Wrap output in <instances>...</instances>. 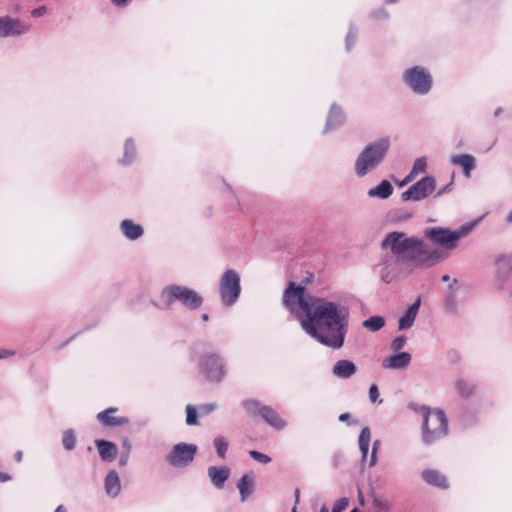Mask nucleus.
Here are the masks:
<instances>
[{
    "instance_id": "obj_32",
    "label": "nucleus",
    "mask_w": 512,
    "mask_h": 512,
    "mask_svg": "<svg viewBox=\"0 0 512 512\" xmlns=\"http://www.w3.org/2000/svg\"><path fill=\"white\" fill-rule=\"evenodd\" d=\"M76 433L73 429H66L62 433V445L67 451H72L76 447Z\"/></svg>"
},
{
    "instance_id": "obj_26",
    "label": "nucleus",
    "mask_w": 512,
    "mask_h": 512,
    "mask_svg": "<svg viewBox=\"0 0 512 512\" xmlns=\"http://www.w3.org/2000/svg\"><path fill=\"white\" fill-rule=\"evenodd\" d=\"M393 186L388 180H382L376 187L367 192L369 198L387 199L393 193Z\"/></svg>"
},
{
    "instance_id": "obj_45",
    "label": "nucleus",
    "mask_w": 512,
    "mask_h": 512,
    "mask_svg": "<svg viewBox=\"0 0 512 512\" xmlns=\"http://www.w3.org/2000/svg\"><path fill=\"white\" fill-rule=\"evenodd\" d=\"M370 17L372 19L378 20V19H387L388 13L384 8H379L377 10H374L371 12Z\"/></svg>"
},
{
    "instance_id": "obj_63",
    "label": "nucleus",
    "mask_w": 512,
    "mask_h": 512,
    "mask_svg": "<svg viewBox=\"0 0 512 512\" xmlns=\"http://www.w3.org/2000/svg\"><path fill=\"white\" fill-rule=\"evenodd\" d=\"M320 512H329V509L326 505H323L320 509Z\"/></svg>"
},
{
    "instance_id": "obj_31",
    "label": "nucleus",
    "mask_w": 512,
    "mask_h": 512,
    "mask_svg": "<svg viewBox=\"0 0 512 512\" xmlns=\"http://www.w3.org/2000/svg\"><path fill=\"white\" fill-rule=\"evenodd\" d=\"M362 325L371 332H377L385 326V319L382 316H371Z\"/></svg>"
},
{
    "instance_id": "obj_27",
    "label": "nucleus",
    "mask_w": 512,
    "mask_h": 512,
    "mask_svg": "<svg viewBox=\"0 0 512 512\" xmlns=\"http://www.w3.org/2000/svg\"><path fill=\"white\" fill-rule=\"evenodd\" d=\"M240 499L246 501L254 491V479L248 474L243 475L237 482Z\"/></svg>"
},
{
    "instance_id": "obj_30",
    "label": "nucleus",
    "mask_w": 512,
    "mask_h": 512,
    "mask_svg": "<svg viewBox=\"0 0 512 512\" xmlns=\"http://www.w3.org/2000/svg\"><path fill=\"white\" fill-rule=\"evenodd\" d=\"M136 158V147L132 139H127L124 144L123 157L119 160L122 165L131 164Z\"/></svg>"
},
{
    "instance_id": "obj_61",
    "label": "nucleus",
    "mask_w": 512,
    "mask_h": 512,
    "mask_svg": "<svg viewBox=\"0 0 512 512\" xmlns=\"http://www.w3.org/2000/svg\"><path fill=\"white\" fill-rule=\"evenodd\" d=\"M441 280H442L443 282H447V281H449V280H450V276H449V275H447V274H446V275H443V276H442V278H441Z\"/></svg>"
},
{
    "instance_id": "obj_10",
    "label": "nucleus",
    "mask_w": 512,
    "mask_h": 512,
    "mask_svg": "<svg viewBox=\"0 0 512 512\" xmlns=\"http://www.w3.org/2000/svg\"><path fill=\"white\" fill-rule=\"evenodd\" d=\"M242 406L245 411L252 416H260L268 425L276 430H282L287 423L270 406L264 405L257 400H244Z\"/></svg>"
},
{
    "instance_id": "obj_16",
    "label": "nucleus",
    "mask_w": 512,
    "mask_h": 512,
    "mask_svg": "<svg viewBox=\"0 0 512 512\" xmlns=\"http://www.w3.org/2000/svg\"><path fill=\"white\" fill-rule=\"evenodd\" d=\"M208 477L216 489H222L230 476V469L226 466H210L207 469Z\"/></svg>"
},
{
    "instance_id": "obj_11",
    "label": "nucleus",
    "mask_w": 512,
    "mask_h": 512,
    "mask_svg": "<svg viewBox=\"0 0 512 512\" xmlns=\"http://www.w3.org/2000/svg\"><path fill=\"white\" fill-rule=\"evenodd\" d=\"M197 446L189 443H177L166 455L165 460L169 465L175 468H186L195 459Z\"/></svg>"
},
{
    "instance_id": "obj_44",
    "label": "nucleus",
    "mask_w": 512,
    "mask_h": 512,
    "mask_svg": "<svg viewBox=\"0 0 512 512\" xmlns=\"http://www.w3.org/2000/svg\"><path fill=\"white\" fill-rule=\"evenodd\" d=\"M379 398V390L376 384H372L369 388V399L372 403L379 402L382 403V400H378Z\"/></svg>"
},
{
    "instance_id": "obj_59",
    "label": "nucleus",
    "mask_w": 512,
    "mask_h": 512,
    "mask_svg": "<svg viewBox=\"0 0 512 512\" xmlns=\"http://www.w3.org/2000/svg\"><path fill=\"white\" fill-rule=\"evenodd\" d=\"M505 220L507 223H512V210L508 213Z\"/></svg>"
},
{
    "instance_id": "obj_13",
    "label": "nucleus",
    "mask_w": 512,
    "mask_h": 512,
    "mask_svg": "<svg viewBox=\"0 0 512 512\" xmlns=\"http://www.w3.org/2000/svg\"><path fill=\"white\" fill-rule=\"evenodd\" d=\"M494 266V286L502 291L512 275V254H498Z\"/></svg>"
},
{
    "instance_id": "obj_36",
    "label": "nucleus",
    "mask_w": 512,
    "mask_h": 512,
    "mask_svg": "<svg viewBox=\"0 0 512 512\" xmlns=\"http://www.w3.org/2000/svg\"><path fill=\"white\" fill-rule=\"evenodd\" d=\"M357 39V29L354 26H350L345 39V48L349 52L355 45Z\"/></svg>"
},
{
    "instance_id": "obj_37",
    "label": "nucleus",
    "mask_w": 512,
    "mask_h": 512,
    "mask_svg": "<svg viewBox=\"0 0 512 512\" xmlns=\"http://www.w3.org/2000/svg\"><path fill=\"white\" fill-rule=\"evenodd\" d=\"M372 505L374 508H376L379 511L387 512L390 510V503L389 501L379 498L377 496H373L372 498Z\"/></svg>"
},
{
    "instance_id": "obj_56",
    "label": "nucleus",
    "mask_w": 512,
    "mask_h": 512,
    "mask_svg": "<svg viewBox=\"0 0 512 512\" xmlns=\"http://www.w3.org/2000/svg\"><path fill=\"white\" fill-rule=\"evenodd\" d=\"M294 496H295V505L299 503L300 501V490L299 488H296L295 491H294Z\"/></svg>"
},
{
    "instance_id": "obj_43",
    "label": "nucleus",
    "mask_w": 512,
    "mask_h": 512,
    "mask_svg": "<svg viewBox=\"0 0 512 512\" xmlns=\"http://www.w3.org/2000/svg\"><path fill=\"white\" fill-rule=\"evenodd\" d=\"M406 344V338L404 336H398L391 342V349L394 351H400Z\"/></svg>"
},
{
    "instance_id": "obj_2",
    "label": "nucleus",
    "mask_w": 512,
    "mask_h": 512,
    "mask_svg": "<svg viewBox=\"0 0 512 512\" xmlns=\"http://www.w3.org/2000/svg\"><path fill=\"white\" fill-rule=\"evenodd\" d=\"M382 250H390L376 265L381 280L384 283L392 282L398 275V266L401 262L409 263L417 269L431 268L444 259L447 254L430 247L418 237H408L406 233L392 231L381 241Z\"/></svg>"
},
{
    "instance_id": "obj_62",
    "label": "nucleus",
    "mask_w": 512,
    "mask_h": 512,
    "mask_svg": "<svg viewBox=\"0 0 512 512\" xmlns=\"http://www.w3.org/2000/svg\"><path fill=\"white\" fill-rule=\"evenodd\" d=\"M412 215L410 213L403 214V216H400L399 219H409Z\"/></svg>"
},
{
    "instance_id": "obj_19",
    "label": "nucleus",
    "mask_w": 512,
    "mask_h": 512,
    "mask_svg": "<svg viewBox=\"0 0 512 512\" xmlns=\"http://www.w3.org/2000/svg\"><path fill=\"white\" fill-rule=\"evenodd\" d=\"M420 307V299H417L413 304H411L405 313L399 318L398 321V329L399 330H407L411 328L414 324L416 316L418 314Z\"/></svg>"
},
{
    "instance_id": "obj_20",
    "label": "nucleus",
    "mask_w": 512,
    "mask_h": 512,
    "mask_svg": "<svg viewBox=\"0 0 512 512\" xmlns=\"http://www.w3.org/2000/svg\"><path fill=\"white\" fill-rule=\"evenodd\" d=\"M356 370V365L352 361L342 359L334 364L332 373L338 378L348 379L356 373Z\"/></svg>"
},
{
    "instance_id": "obj_53",
    "label": "nucleus",
    "mask_w": 512,
    "mask_h": 512,
    "mask_svg": "<svg viewBox=\"0 0 512 512\" xmlns=\"http://www.w3.org/2000/svg\"><path fill=\"white\" fill-rule=\"evenodd\" d=\"M12 479L11 475L5 472H0V482H7Z\"/></svg>"
},
{
    "instance_id": "obj_5",
    "label": "nucleus",
    "mask_w": 512,
    "mask_h": 512,
    "mask_svg": "<svg viewBox=\"0 0 512 512\" xmlns=\"http://www.w3.org/2000/svg\"><path fill=\"white\" fill-rule=\"evenodd\" d=\"M474 225V223L464 224L456 230L443 227H431L425 229L424 236L443 249L453 250L458 246V241L472 231Z\"/></svg>"
},
{
    "instance_id": "obj_1",
    "label": "nucleus",
    "mask_w": 512,
    "mask_h": 512,
    "mask_svg": "<svg viewBox=\"0 0 512 512\" xmlns=\"http://www.w3.org/2000/svg\"><path fill=\"white\" fill-rule=\"evenodd\" d=\"M282 303L311 338L334 350L344 345L350 315L347 305L313 296L294 282L285 289Z\"/></svg>"
},
{
    "instance_id": "obj_46",
    "label": "nucleus",
    "mask_w": 512,
    "mask_h": 512,
    "mask_svg": "<svg viewBox=\"0 0 512 512\" xmlns=\"http://www.w3.org/2000/svg\"><path fill=\"white\" fill-rule=\"evenodd\" d=\"M379 445H380L379 440H376L373 443L371 457H370V461H369V467H373L376 464V461H377L376 453H377V449H378Z\"/></svg>"
},
{
    "instance_id": "obj_28",
    "label": "nucleus",
    "mask_w": 512,
    "mask_h": 512,
    "mask_svg": "<svg viewBox=\"0 0 512 512\" xmlns=\"http://www.w3.org/2000/svg\"><path fill=\"white\" fill-rule=\"evenodd\" d=\"M457 282V279H454L449 285V291L444 299L445 309L450 314H456L458 312L457 288H455Z\"/></svg>"
},
{
    "instance_id": "obj_9",
    "label": "nucleus",
    "mask_w": 512,
    "mask_h": 512,
    "mask_svg": "<svg viewBox=\"0 0 512 512\" xmlns=\"http://www.w3.org/2000/svg\"><path fill=\"white\" fill-rule=\"evenodd\" d=\"M219 293L224 306H232L236 303L241 293V285L240 276L235 270L228 269L222 275Z\"/></svg>"
},
{
    "instance_id": "obj_21",
    "label": "nucleus",
    "mask_w": 512,
    "mask_h": 512,
    "mask_svg": "<svg viewBox=\"0 0 512 512\" xmlns=\"http://www.w3.org/2000/svg\"><path fill=\"white\" fill-rule=\"evenodd\" d=\"M120 231L125 238L131 241L139 239L144 234L143 227L130 219H124L120 223Z\"/></svg>"
},
{
    "instance_id": "obj_55",
    "label": "nucleus",
    "mask_w": 512,
    "mask_h": 512,
    "mask_svg": "<svg viewBox=\"0 0 512 512\" xmlns=\"http://www.w3.org/2000/svg\"><path fill=\"white\" fill-rule=\"evenodd\" d=\"M22 457H23V453H22V451H20V450H19V451H17V452L14 454V460H15L16 462H18V463L22 461Z\"/></svg>"
},
{
    "instance_id": "obj_24",
    "label": "nucleus",
    "mask_w": 512,
    "mask_h": 512,
    "mask_svg": "<svg viewBox=\"0 0 512 512\" xmlns=\"http://www.w3.org/2000/svg\"><path fill=\"white\" fill-rule=\"evenodd\" d=\"M96 447L101 459L105 462H112L117 456V446L108 440H96Z\"/></svg>"
},
{
    "instance_id": "obj_14",
    "label": "nucleus",
    "mask_w": 512,
    "mask_h": 512,
    "mask_svg": "<svg viewBox=\"0 0 512 512\" xmlns=\"http://www.w3.org/2000/svg\"><path fill=\"white\" fill-rule=\"evenodd\" d=\"M30 26L19 19L0 16V37L18 36L27 33Z\"/></svg>"
},
{
    "instance_id": "obj_8",
    "label": "nucleus",
    "mask_w": 512,
    "mask_h": 512,
    "mask_svg": "<svg viewBox=\"0 0 512 512\" xmlns=\"http://www.w3.org/2000/svg\"><path fill=\"white\" fill-rule=\"evenodd\" d=\"M200 374L212 384H218L226 377L227 370L223 358L215 353H204L197 360Z\"/></svg>"
},
{
    "instance_id": "obj_52",
    "label": "nucleus",
    "mask_w": 512,
    "mask_h": 512,
    "mask_svg": "<svg viewBox=\"0 0 512 512\" xmlns=\"http://www.w3.org/2000/svg\"><path fill=\"white\" fill-rule=\"evenodd\" d=\"M414 177L415 175L412 174V172L410 171V173L401 181L400 186H404L407 183L411 182L414 179Z\"/></svg>"
},
{
    "instance_id": "obj_35",
    "label": "nucleus",
    "mask_w": 512,
    "mask_h": 512,
    "mask_svg": "<svg viewBox=\"0 0 512 512\" xmlns=\"http://www.w3.org/2000/svg\"><path fill=\"white\" fill-rule=\"evenodd\" d=\"M186 410V424L188 426H193V425H197L198 424V419H197V413L198 412V408L196 409L193 405L191 404H188L185 408Z\"/></svg>"
},
{
    "instance_id": "obj_7",
    "label": "nucleus",
    "mask_w": 512,
    "mask_h": 512,
    "mask_svg": "<svg viewBox=\"0 0 512 512\" xmlns=\"http://www.w3.org/2000/svg\"><path fill=\"white\" fill-rule=\"evenodd\" d=\"M402 83L415 95L425 96L433 87V76L429 69L415 65L403 71Z\"/></svg>"
},
{
    "instance_id": "obj_57",
    "label": "nucleus",
    "mask_w": 512,
    "mask_h": 512,
    "mask_svg": "<svg viewBox=\"0 0 512 512\" xmlns=\"http://www.w3.org/2000/svg\"><path fill=\"white\" fill-rule=\"evenodd\" d=\"M358 500H359V504L361 506H363L364 503H365V500H364V496H363V494H362L360 489L358 490Z\"/></svg>"
},
{
    "instance_id": "obj_41",
    "label": "nucleus",
    "mask_w": 512,
    "mask_h": 512,
    "mask_svg": "<svg viewBox=\"0 0 512 512\" xmlns=\"http://www.w3.org/2000/svg\"><path fill=\"white\" fill-rule=\"evenodd\" d=\"M349 504V499L347 497H342L335 501L332 512H342L344 511Z\"/></svg>"
},
{
    "instance_id": "obj_47",
    "label": "nucleus",
    "mask_w": 512,
    "mask_h": 512,
    "mask_svg": "<svg viewBox=\"0 0 512 512\" xmlns=\"http://www.w3.org/2000/svg\"><path fill=\"white\" fill-rule=\"evenodd\" d=\"M452 186H453V179L450 181V183H448L447 185L443 186L442 188H440L434 195V198H438L446 193H449L451 192L452 190Z\"/></svg>"
},
{
    "instance_id": "obj_49",
    "label": "nucleus",
    "mask_w": 512,
    "mask_h": 512,
    "mask_svg": "<svg viewBox=\"0 0 512 512\" xmlns=\"http://www.w3.org/2000/svg\"><path fill=\"white\" fill-rule=\"evenodd\" d=\"M132 450V444L128 438L123 439L122 441V453L130 454Z\"/></svg>"
},
{
    "instance_id": "obj_29",
    "label": "nucleus",
    "mask_w": 512,
    "mask_h": 512,
    "mask_svg": "<svg viewBox=\"0 0 512 512\" xmlns=\"http://www.w3.org/2000/svg\"><path fill=\"white\" fill-rule=\"evenodd\" d=\"M370 439H371V432H370L369 427H363L360 432L359 439H358L362 462L366 461V459H367Z\"/></svg>"
},
{
    "instance_id": "obj_50",
    "label": "nucleus",
    "mask_w": 512,
    "mask_h": 512,
    "mask_svg": "<svg viewBox=\"0 0 512 512\" xmlns=\"http://www.w3.org/2000/svg\"><path fill=\"white\" fill-rule=\"evenodd\" d=\"M46 13V7L40 6L32 10L31 14L33 17H42Z\"/></svg>"
},
{
    "instance_id": "obj_42",
    "label": "nucleus",
    "mask_w": 512,
    "mask_h": 512,
    "mask_svg": "<svg viewBox=\"0 0 512 512\" xmlns=\"http://www.w3.org/2000/svg\"><path fill=\"white\" fill-rule=\"evenodd\" d=\"M217 408H218V405L216 403L201 404L198 406V412L201 415H207V414L215 411Z\"/></svg>"
},
{
    "instance_id": "obj_25",
    "label": "nucleus",
    "mask_w": 512,
    "mask_h": 512,
    "mask_svg": "<svg viewBox=\"0 0 512 512\" xmlns=\"http://www.w3.org/2000/svg\"><path fill=\"white\" fill-rule=\"evenodd\" d=\"M105 492L110 497H116L121 491V483L119 475L116 471L111 470L105 477L104 480Z\"/></svg>"
},
{
    "instance_id": "obj_12",
    "label": "nucleus",
    "mask_w": 512,
    "mask_h": 512,
    "mask_svg": "<svg viewBox=\"0 0 512 512\" xmlns=\"http://www.w3.org/2000/svg\"><path fill=\"white\" fill-rule=\"evenodd\" d=\"M436 188V180L433 176H425L410 186L401 194L403 201H421L430 196Z\"/></svg>"
},
{
    "instance_id": "obj_23",
    "label": "nucleus",
    "mask_w": 512,
    "mask_h": 512,
    "mask_svg": "<svg viewBox=\"0 0 512 512\" xmlns=\"http://www.w3.org/2000/svg\"><path fill=\"white\" fill-rule=\"evenodd\" d=\"M453 165L461 166L463 173L466 177H470L471 171L476 167L475 157L470 154L453 155L450 158Z\"/></svg>"
},
{
    "instance_id": "obj_48",
    "label": "nucleus",
    "mask_w": 512,
    "mask_h": 512,
    "mask_svg": "<svg viewBox=\"0 0 512 512\" xmlns=\"http://www.w3.org/2000/svg\"><path fill=\"white\" fill-rule=\"evenodd\" d=\"M15 354H16L15 350L0 349V360L10 358V357L14 356Z\"/></svg>"
},
{
    "instance_id": "obj_40",
    "label": "nucleus",
    "mask_w": 512,
    "mask_h": 512,
    "mask_svg": "<svg viewBox=\"0 0 512 512\" xmlns=\"http://www.w3.org/2000/svg\"><path fill=\"white\" fill-rule=\"evenodd\" d=\"M408 408L416 413L422 415V418L426 415V412H430L432 408L426 405H419L417 403L411 402L408 404Z\"/></svg>"
},
{
    "instance_id": "obj_22",
    "label": "nucleus",
    "mask_w": 512,
    "mask_h": 512,
    "mask_svg": "<svg viewBox=\"0 0 512 512\" xmlns=\"http://www.w3.org/2000/svg\"><path fill=\"white\" fill-rule=\"evenodd\" d=\"M422 479L429 485L439 489H447L449 487L447 479L439 471L434 469H425L422 472Z\"/></svg>"
},
{
    "instance_id": "obj_39",
    "label": "nucleus",
    "mask_w": 512,
    "mask_h": 512,
    "mask_svg": "<svg viewBox=\"0 0 512 512\" xmlns=\"http://www.w3.org/2000/svg\"><path fill=\"white\" fill-rule=\"evenodd\" d=\"M249 455L257 462L267 464L271 462V457L256 450L249 451Z\"/></svg>"
},
{
    "instance_id": "obj_58",
    "label": "nucleus",
    "mask_w": 512,
    "mask_h": 512,
    "mask_svg": "<svg viewBox=\"0 0 512 512\" xmlns=\"http://www.w3.org/2000/svg\"><path fill=\"white\" fill-rule=\"evenodd\" d=\"M54 512H67V508L64 505L61 504V505L56 507Z\"/></svg>"
},
{
    "instance_id": "obj_54",
    "label": "nucleus",
    "mask_w": 512,
    "mask_h": 512,
    "mask_svg": "<svg viewBox=\"0 0 512 512\" xmlns=\"http://www.w3.org/2000/svg\"><path fill=\"white\" fill-rule=\"evenodd\" d=\"M349 419H350V414L349 413H342L339 416V421H341V422H347Z\"/></svg>"
},
{
    "instance_id": "obj_38",
    "label": "nucleus",
    "mask_w": 512,
    "mask_h": 512,
    "mask_svg": "<svg viewBox=\"0 0 512 512\" xmlns=\"http://www.w3.org/2000/svg\"><path fill=\"white\" fill-rule=\"evenodd\" d=\"M426 167H427L426 159L424 157L417 158L413 163L411 172H412V174H414L416 176L419 173L425 172Z\"/></svg>"
},
{
    "instance_id": "obj_64",
    "label": "nucleus",
    "mask_w": 512,
    "mask_h": 512,
    "mask_svg": "<svg viewBox=\"0 0 512 512\" xmlns=\"http://www.w3.org/2000/svg\"><path fill=\"white\" fill-rule=\"evenodd\" d=\"M208 319H209L208 314H203V315H202V320H203V321H208Z\"/></svg>"
},
{
    "instance_id": "obj_51",
    "label": "nucleus",
    "mask_w": 512,
    "mask_h": 512,
    "mask_svg": "<svg viewBox=\"0 0 512 512\" xmlns=\"http://www.w3.org/2000/svg\"><path fill=\"white\" fill-rule=\"evenodd\" d=\"M129 458H130V454H127V453H122L120 454V458H119V466L120 467H125L129 461Z\"/></svg>"
},
{
    "instance_id": "obj_17",
    "label": "nucleus",
    "mask_w": 512,
    "mask_h": 512,
    "mask_svg": "<svg viewBox=\"0 0 512 512\" xmlns=\"http://www.w3.org/2000/svg\"><path fill=\"white\" fill-rule=\"evenodd\" d=\"M118 409L111 407L97 414L98 421L106 427L123 426L129 423L126 417L112 416L111 414L117 412Z\"/></svg>"
},
{
    "instance_id": "obj_60",
    "label": "nucleus",
    "mask_w": 512,
    "mask_h": 512,
    "mask_svg": "<svg viewBox=\"0 0 512 512\" xmlns=\"http://www.w3.org/2000/svg\"><path fill=\"white\" fill-rule=\"evenodd\" d=\"M501 112H502V108H500V107H499V108H497V109L495 110V112H494V116H495V117H498V116L501 114Z\"/></svg>"
},
{
    "instance_id": "obj_34",
    "label": "nucleus",
    "mask_w": 512,
    "mask_h": 512,
    "mask_svg": "<svg viewBox=\"0 0 512 512\" xmlns=\"http://www.w3.org/2000/svg\"><path fill=\"white\" fill-rule=\"evenodd\" d=\"M214 446L216 448V452L219 458L224 459L228 450V442L222 437H216L214 439Z\"/></svg>"
},
{
    "instance_id": "obj_6",
    "label": "nucleus",
    "mask_w": 512,
    "mask_h": 512,
    "mask_svg": "<svg viewBox=\"0 0 512 512\" xmlns=\"http://www.w3.org/2000/svg\"><path fill=\"white\" fill-rule=\"evenodd\" d=\"M422 440L432 444L448 433V420L443 410L434 408L422 418Z\"/></svg>"
},
{
    "instance_id": "obj_15",
    "label": "nucleus",
    "mask_w": 512,
    "mask_h": 512,
    "mask_svg": "<svg viewBox=\"0 0 512 512\" xmlns=\"http://www.w3.org/2000/svg\"><path fill=\"white\" fill-rule=\"evenodd\" d=\"M411 362V354L408 352H398L382 362V367L385 369H405Z\"/></svg>"
},
{
    "instance_id": "obj_3",
    "label": "nucleus",
    "mask_w": 512,
    "mask_h": 512,
    "mask_svg": "<svg viewBox=\"0 0 512 512\" xmlns=\"http://www.w3.org/2000/svg\"><path fill=\"white\" fill-rule=\"evenodd\" d=\"M390 146L388 137H381L367 144L355 159V175L362 178L379 167L385 160Z\"/></svg>"
},
{
    "instance_id": "obj_4",
    "label": "nucleus",
    "mask_w": 512,
    "mask_h": 512,
    "mask_svg": "<svg viewBox=\"0 0 512 512\" xmlns=\"http://www.w3.org/2000/svg\"><path fill=\"white\" fill-rule=\"evenodd\" d=\"M175 302L189 310H197L203 304V298L193 289L182 285H169L160 293V304L154 303L159 309H168Z\"/></svg>"
},
{
    "instance_id": "obj_33",
    "label": "nucleus",
    "mask_w": 512,
    "mask_h": 512,
    "mask_svg": "<svg viewBox=\"0 0 512 512\" xmlns=\"http://www.w3.org/2000/svg\"><path fill=\"white\" fill-rule=\"evenodd\" d=\"M456 390L462 397H469L473 394L475 386L466 380L459 379L455 383Z\"/></svg>"
},
{
    "instance_id": "obj_18",
    "label": "nucleus",
    "mask_w": 512,
    "mask_h": 512,
    "mask_svg": "<svg viewBox=\"0 0 512 512\" xmlns=\"http://www.w3.org/2000/svg\"><path fill=\"white\" fill-rule=\"evenodd\" d=\"M345 121V115L336 104H333L330 108L329 114L327 116L326 124L323 132L328 133L331 132L338 127H340Z\"/></svg>"
}]
</instances>
